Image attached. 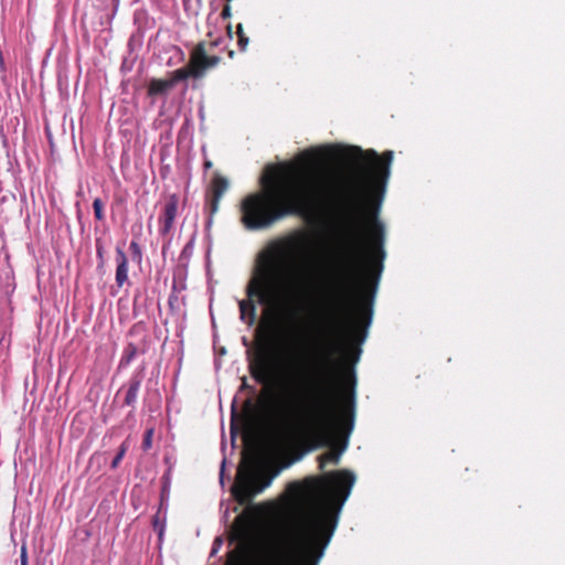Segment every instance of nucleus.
Returning a JSON list of instances; mask_svg holds the SVG:
<instances>
[{
	"instance_id": "12",
	"label": "nucleus",
	"mask_w": 565,
	"mask_h": 565,
	"mask_svg": "<svg viewBox=\"0 0 565 565\" xmlns=\"http://www.w3.org/2000/svg\"><path fill=\"white\" fill-rule=\"evenodd\" d=\"M141 382H142V376L140 374H134L131 376L129 384H128V390L125 395V401H124L125 405L131 406V407L135 406V404L137 402L138 393H139V390L141 386Z\"/></svg>"
},
{
	"instance_id": "14",
	"label": "nucleus",
	"mask_w": 565,
	"mask_h": 565,
	"mask_svg": "<svg viewBox=\"0 0 565 565\" xmlns=\"http://www.w3.org/2000/svg\"><path fill=\"white\" fill-rule=\"evenodd\" d=\"M129 249L131 252V257L134 262L141 263L142 252L139 244L136 241H131L129 244Z\"/></svg>"
},
{
	"instance_id": "2",
	"label": "nucleus",
	"mask_w": 565,
	"mask_h": 565,
	"mask_svg": "<svg viewBox=\"0 0 565 565\" xmlns=\"http://www.w3.org/2000/svg\"><path fill=\"white\" fill-rule=\"evenodd\" d=\"M328 323V337L319 347L312 367L305 376L300 398L290 404L276 399L273 414L291 428L305 450L329 447L319 458V469L338 465L354 422V366L369 326L358 313Z\"/></svg>"
},
{
	"instance_id": "24",
	"label": "nucleus",
	"mask_w": 565,
	"mask_h": 565,
	"mask_svg": "<svg viewBox=\"0 0 565 565\" xmlns=\"http://www.w3.org/2000/svg\"><path fill=\"white\" fill-rule=\"evenodd\" d=\"M212 166H213V164H212V161H206V162L204 163V168H205V169H211V168H212Z\"/></svg>"
},
{
	"instance_id": "4",
	"label": "nucleus",
	"mask_w": 565,
	"mask_h": 565,
	"mask_svg": "<svg viewBox=\"0 0 565 565\" xmlns=\"http://www.w3.org/2000/svg\"><path fill=\"white\" fill-rule=\"evenodd\" d=\"M354 482V473L345 469L291 481L287 493L302 513L286 545L282 565L319 564Z\"/></svg>"
},
{
	"instance_id": "9",
	"label": "nucleus",
	"mask_w": 565,
	"mask_h": 565,
	"mask_svg": "<svg viewBox=\"0 0 565 565\" xmlns=\"http://www.w3.org/2000/svg\"><path fill=\"white\" fill-rule=\"evenodd\" d=\"M227 179L220 174H214V178L211 182L210 195L207 200V205L211 214H214L217 211L218 202L224 195V193L227 191Z\"/></svg>"
},
{
	"instance_id": "10",
	"label": "nucleus",
	"mask_w": 565,
	"mask_h": 565,
	"mask_svg": "<svg viewBox=\"0 0 565 565\" xmlns=\"http://www.w3.org/2000/svg\"><path fill=\"white\" fill-rule=\"evenodd\" d=\"M116 264L115 280L118 287H122L128 282V258L125 252L119 247L116 248Z\"/></svg>"
},
{
	"instance_id": "27",
	"label": "nucleus",
	"mask_w": 565,
	"mask_h": 565,
	"mask_svg": "<svg viewBox=\"0 0 565 565\" xmlns=\"http://www.w3.org/2000/svg\"><path fill=\"white\" fill-rule=\"evenodd\" d=\"M217 43L216 42H211L210 43V46L213 47L214 45H216Z\"/></svg>"
},
{
	"instance_id": "3",
	"label": "nucleus",
	"mask_w": 565,
	"mask_h": 565,
	"mask_svg": "<svg viewBox=\"0 0 565 565\" xmlns=\"http://www.w3.org/2000/svg\"><path fill=\"white\" fill-rule=\"evenodd\" d=\"M308 234L294 231L268 244L257 258L245 292L239 301L241 319L247 326L256 321V302L266 307L257 332L267 343L280 340L298 317L299 300L308 287V276L295 267V260L307 249Z\"/></svg>"
},
{
	"instance_id": "18",
	"label": "nucleus",
	"mask_w": 565,
	"mask_h": 565,
	"mask_svg": "<svg viewBox=\"0 0 565 565\" xmlns=\"http://www.w3.org/2000/svg\"><path fill=\"white\" fill-rule=\"evenodd\" d=\"M200 0H183L184 10L189 14H196Z\"/></svg>"
},
{
	"instance_id": "1",
	"label": "nucleus",
	"mask_w": 565,
	"mask_h": 565,
	"mask_svg": "<svg viewBox=\"0 0 565 565\" xmlns=\"http://www.w3.org/2000/svg\"><path fill=\"white\" fill-rule=\"evenodd\" d=\"M334 156L350 168L339 188L319 170L268 164L260 177V191L241 201V223L258 231L291 215L310 220L322 210L332 212L344 226L345 254L322 284L328 323L338 319L340 326L341 318L356 312L367 326L386 257V230L379 212L394 151L379 154L373 149L348 147Z\"/></svg>"
},
{
	"instance_id": "23",
	"label": "nucleus",
	"mask_w": 565,
	"mask_h": 565,
	"mask_svg": "<svg viewBox=\"0 0 565 565\" xmlns=\"http://www.w3.org/2000/svg\"><path fill=\"white\" fill-rule=\"evenodd\" d=\"M221 15H222L223 18H228V17H231V7H230L228 4H226V6L223 8V10H222V12H221Z\"/></svg>"
},
{
	"instance_id": "22",
	"label": "nucleus",
	"mask_w": 565,
	"mask_h": 565,
	"mask_svg": "<svg viewBox=\"0 0 565 565\" xmlns=\"http://www.w3.org/2000/svg\"><path fill=\"white\" fill-rule=\"evenodd\" d=\"M20 562H21V565H28V556H26L25 547H22V550H21Z\"/></svg>"
},
{
	"instance_id": "17",
	"label": "nucleus",
	"mask_w": 565,
	"mask_h": 565,
	"mask_svg": "<svg viewBox=\"0 0 565 565\" xmlns=\"http://www.w3.org/2000/svg\"><path fill=\"white\" fill-rule=\"evenodd\" d=\"M238 45L241 50H245L248 44V38L244 33V26L242 23L237 25Z\"/></svg>"
},
{
	"instance_id": "7",
	"label": "nucleus",
	"mask_w": 565,
	"mask_h": 565,
	"mask_svg": "<svg viewBox=\"0 0 565 565\" xmlns=\"http://www.w3.org/2000/svg\"><path fill=\"white\" fill-rule=\"evenodd\" d=\"M207 52L209 49L205 42L195 44L192 52H190L189 64L183 68H179V81L189 77H202L209 70L215 67L221 62L218 55H210Z\"/></svg>"
},
{
	"instance_id": "16",
	"label": "nucleus",
	"mask_w": 565,
	"mask_h": 565,
	"mask_svg": "<svg viewBox=\"0 0 565 565\" xmlns=\"http://www.w3.org/2000/svg\"><path fill=\"white\" fill-rule=\"evenodd\" d=\"M103 201L99 198H96L93 202V209L96 220L103 221L104 220V212H103Z\"/></svg>"
},
{
	"instance_id": "13",
	"label": "nucleus",
	"mask_w": 565,
	"mask_h": 565,
	"mask_svg": "<svg viewBox=\"0 0 565 565\" xmlns=\"http://www.w3.org/2000/svg\"><path fill=\"white\" fill-rule=\"evenodd\" d=\"M138 353V349L135 344L129 343L124 351V354L120 360V366H127L131 363V361L136 358Z\"/></svg>"
},
{
	"instance_id": "15",
	"label": "nucleus",
	"mask_w": 565,
	"mask_h": 565,
	"mask_svg": "<svg viewBox=\"0 0 565 565\" xmlns=\"http://www.w3.org/2000/svg\"><path fill=\"white\" fill-rule=\"evenodd\" d=\"M127 449H128V446L126 443H122L117 455L115 456V458L113 459L111 463H110V467L113 469H116L120 461L122 460V458L125 457L126 452H127Z\"/></svg>"
},
{
	"instance_id": "8",
	"label": "nucleus",
	"mask_w": 565,
	"mask_h": 565,
	"mask_svg": "<svg viewBox=\"0 0 565 565\" xmlns=\"http://www.w3.org/2000/svg\"><path fill=\"white\" fill-rule=\"evenodd\" d=\"M250 376L263 385H268L275 380L276 364L268 351H259L248 365Z\"/></svg>"
},
{
	"instance_id": "20",
	"label": "nucleus",
	"mask_w": 565,
	"mask_h": 565,
	"mask_svg": "<svg viewBox=\"0 0 565 565\" xmlns=\"http://www.w3.org/2000/svg\"><path fill=\"white\" fill-rule=\"evenodd\" d=\"M171 290H172V294H174L177 291V269L173 268L172 269V274H171ZM173 295L170 296L169 298V305L170 307L172 308L173 307Z\"/></svg>"
},
{
	"instance_id": "11",
	"label": "nucleus",
	"mask_w": 565,
	"mask_h": 565,
	"mask_svg": "<svg viewBox=\"0 0 565 565\" xmlns=\"http://www.w3.org/2000/svg\"><path fill=\"white\" fill-rule=\"evenodd\" d=\"M175 81H177V72H173L171 74V77L168 79H152L149 85V94L150 95H166L170 90L173 89Z\"/></svg>"
},
{
	"instance_id": "19",
	"label": "nucleus",
	"mask_w": 565,
	"mask_h": 565,
	"mask_svg": "<svg viewBox=\"0 0 565 565\" xmlns=\"http://www.w3.org/2000/svg\"><path fill=\"white\" fill-rule=\"evenodd\" d=\"M152 435H153V429H147L146 430L145 436H143V440H142V448L145 450H148V449L151 448Z\"/></svg>"
},
{
	"instance_id": "25",
	"label": "nucleus",
	"mask_w": 565,
	"mask_h": 565,
	"mask_svg": "<svg viewBox=\"0 0 565 565\" xmlns=\"http://www.w3.org/2000/svg\"><path fill=\"white\" fill-rule=\"evenodd\" d=\"M0 66L3 67V54L0 51Z\"/></svg>"
},
{
	"instance_id": "5",
	"label": "nucleus",
	"mask_w": 565,
	"mask_h": 565,
	"mask_svg": "<svg viewBox=\"0 0 565 565\" xmlns=\"http://www.w3.org/2000/svg\"><path fill=\"white\" fill-rule=\"evenodd\" d=\"M246 471L239 472V479L232 489L233 497L241 504H248L253 498L268 488L275 473L268 475L258 469V457L253 452L244 460Z\"/></svg>"
},
{
	"instance_id": "21",
	"label": "nucleus",
	"mask_w": 565,
	"mask_h": 565,
	"mask_svg": "<svg viewBox=\"0 0 565 565\" xmlns=\"http://www.w3.org/2000/svg\"><path fill=\"white\" fill-rule=\"evenodd\" d=\"M302 158L307 162H313V160H316L318 158V150H308V151L303 152Z\"/></svg>"
},
{
	"instance_id": "6",
	"label": "nucleus",
	"mask_w": 565,
	"mask_h": 565,
	"mask_svg": "<svg viewBox=\"0 0 565 565\" xmlns=\"http://www.w3.org/2000/svg\"><path fill=\"white\" fill-rule=\"evenodd\" d=\"M177 217V195L172 194L164 204L158 220V239L161 243V254L166 264L174 266L175 252L173 248L174 222Z\"/></svg>"
},
{
	"instance_id": "26",
	"label": "nucleus",
	"mask_w": 565,
	"mask_h": 565,
	"mask_svg": "<svg viewBox=\"0 0 565 565\" xmlns=\"http://www.w3.org/2000/svg\"><path fill=\"white\" fill-rule=\"evenodd\" d=\"M97 255H98L99 257H102V256H103L102 247H99V246H97Z\"/></svg>"
}]
</instances>
